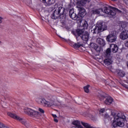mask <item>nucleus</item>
Here are the masks:
<instances>
[{"instance_id":"1","label":"nucleus","mask_w":128,"mask_h":128,"mask_svg":"<svg viewBox=\"0 0 128 128\" xmlns=\"http://www.w3.org/2000/svg\"><path fill=\"white\" fill-rule=\"evenodd\" d=\"M36 102L40 104H44L45 106L50 108L52 106H60L62 108L68 106L62 102H58V98L56 96L48 95L46 96V98H36Z\"/></svg>"},{"instance_id":"2","label":"nucleus","mask_w":128,"mask_h":128,"mask_svg":"<svg viewBox=\"0 0 128 128\" xmlns=\"http://www.w3.org/2000/svg\"><path fill=\"white\" fill-rule=\"evenodd\" d=\"M108 110L110 112V114L114 118L112 124L114 128H116V126L122 128L124 126V120L126 118L124 115L120 113L116 114V112L110 109H108Z\"/></svg>"},{"instance_id":"3","label":"nucleus","mask_w":128,"mask_h":128,"mask_svg":"<svg viewBox=\"0 0 128 128\" xmlns=\"http://www.w3.org/2000/svg\"><path fill=\"white\" fill-rule=\"evenodd\" d=\"M91 30L92 34H98V32L106 30H108V26L104 22H98L96 26H92Z\"/></svg>"},{"instance_id":"4","label":"nucleus","mask_w":128,"mask_h":128,"mask_svg":"<svg viewBox=\"0 0 128 128\" xmlns=\"http://www.w3.org/2000/svg\"><path fill=\"white\" fill-rule=\"evenodd\" d=\"M76 8L79 12L78 16L74 13L70 17L72 20H80L82 18H84L86 14V10L82 6H76Z\"/></svg>"},{"instance_id":"5","label":"nucleus","mask_w":128,"mask_h":128,"mask_svg":"<svg viewBox=\"0 0 128 128\" xmlns=\"http://www.w3.org/2000/svg\"><path fill=\"white\" fill-rule=\"evenodd\" d=\"M109 8H108V7L104 6L102 8H101V12H104V14H106L112 16L116 14V12H120V10L112 6H110Z\"/></svg>"},{"instance_id":"6","label":"nucleus","mask_w":128,"mask_h":128,"mask_svg":"<svg viewBox=\"0 0 128 128\" xmlns=\"http://www.w3.org/2000/svg\"><path fill=\"white\" fill-rule=\"evenodd\" d=\"M8 115L10 118H14V120H17L20 122L21 124H24V126L26 128H28L30 126V123H28V121L26 120V119L22 118L18 116L16 114L9 112L8 113Z\"/></svg>"},{"instance_id":"7","label":"nucleus","mask_w":128,"mask_h":128,"mask_svg":"<svg viewBox=\"0 0 128 128\" xmlns=\"http://www.w3.org/2000/svg\"><path fill=\"white\" fill-rule=\"evenodd\" d=\"M24 112L25 114H26L28 116H32V118H38L40 116V114L38 112L36 111L35 110L30 108H25Z\"/></svg>"},{"instance_id":"8","label":"nucleus","mask_w":128,"mask_h":128,"mask_svg":"<svg viewBox=\"0 0 128 128\" xmlns=\"http://www.w3.org/2000/svg\"><path fill=\"white\" fill-rule=\"evenodd\" d=\"M117 36H116V32L113 30L111 32H110L108 36H107L106 40L107 42H114L116 40Z\"/></svg>"},{"instance_id":"9","label":"nucleus","mask_w":128,"mask_h":128,"mask_svg":"<svg viewBox=\"0 0 128 128\" xmlns=\"http://www.w3.org/2000/svg\"><path fill=\"white\" fill-rule=\"evenodd\" d=\"M120 38L121 40H126L128 38V32L126 30H124L122 32L120 35Z\"/></svg>"},{"instance_id":"10","label":"nucleus","mask_w":128,"mask_h":128,"mask_svg":"<svg viewBox=\"0 0 128 128\" xmlns=\"http://www.w3.org/2000/svg\"><path fill=\"white\" fill-rule=\"evenodd\" d=\"M80 38L82 40L88 42V38H90V34L88 32H85L82 34Z\"/></svg>"},{"instance_id":"11","label":"nucleus","mask_w":128,"mask_h":128,"mask_svg":"<svg viewBox=\"0 0 128 128\" xmlns=\"http://www.w3.org/2000/svg\"><path fill=\"white\" fill-rule=\"evenodd\" d=\"M104 64L106 66H110V64H112V57H106V59L104 60Z\"/></svg>"},{"instance_id":"12","label":"nucleus","mask_w":128,"mask_h":128,"mask_svg":"<svg viewBox=\"0 0 128 128\" xmlns=\"http://www.w3.org/2000/svg\"><path fill=\"white\" fill-rule=\"evenodd\" d=\"M60 16V15L56 9L54 10V12L51 16V18L52 20H58Z\"/></svg>"},{"instance_id":"13","label":"nucleus","mask_w":128,"mask_h":128,"mask_svg":"<svg viewBox=\"0 0 128 128\" xmlns=\"http://www.w3.org/2000/svg\"><path fill=\"white\" fill-rule=\"evenodd\" d=\"M90 46L91 48H94L95 50H96V52H100V47L98 46V44L95 43H90Z\"/></svg>"},{"instance_id":"14","label":"nucleus","mask_w":128,"mask_h":128,"mask_svg":"<svg viewBox=\"0 0 128 128\" xmlns=\"http://www.w3.org/2000/svg\"><path fill=\"white\" fill-rule=\"evenodd\" d=\"M80 2H78L77 3V6H84V4H86V2H90V0H80Z\"/></svg>"},{"instance_id":"15","label":"nucleus","mask_w":128,"mask_h":128,"mask_svg":"<svg viewBox=\"0 0 128 128\" xmlns=\"http://www.w3.org/2000/svg\"><path fill=\"white\" fill-rule=\"evenodd\" d=\"M112 102H114V99H112V97L109 96L106 98V100L104 101V104L107 106H110V104H112Z\"/></svg>"},{"instance_id":"16","label":"nucleus","mask_w":128,"mask_h":128,"mask_svg":"<svg viewBox=\"0 0 128 128\" xmlns=\"http://www.w3.org/2000/svg\"><path fill=\"white\" fill-rule=\"evenodd\" d=\"M56 10L58 14H59L60 16H64V8L62 6H59L58 8H56Z\"/></svg>"},{"instance_id":"17","label":"nucleus","mask_w":128,"mask_h":128,"mask_svg":"<svg viewBox=\"0 0 128 128\" xmlns=\"http://www.w3.org/2000/svg\"><path fill=\"white\" fill-rule=\"evenodd\" d=\"M97 44L101 46H104L106 44V42L102 38H98L96 40Z\"/></svg>"},{"instance_id":"18","label":"nucleus","mask_w":128,"mask_h":128,"mask_svg":"<svg viewBox=\"0 0 128 128\" xmlns=\"http://www.w3.org/2000/svg\"><path fill=\"white\" fill-rule=\"evenodd\" d=\"M110 48H111L112 52L114 54L118 52V46L114 44H112L110 46Z\"/></svg>"},{"instance_id":"19","label":"nucleus","mask_w":128,"mask_h":128,"mask_svg":"<svg viewBox=\"0 0 128 128\" xmlns=\"http://www.w3.org/2000/svg\"><path fill=\"white\" fill-rule=\"evenodd\" d=\"M116 74H117L119 76H120V78H124V76H126V73L120 70H117L116 71Z\"/></svg>"},{"instance_id":"20","label":"nucleus","mask_w":128,"mask_h":128,"mask_svg":"<svg viewBox=\"0 0 128 128\" xmlns=\"http://www.w3.org/2000/svg\"><path fill=\"white\" fill-rule=\"evenodd\" d=\"M98 98L100 100H104L105 98H106V94L102 91L99 92L98 94Z\"/></svg>"},{"instance_id":"21","label":"nucleus","mask_w":128,"mask_h":128,"mask_svg":"<svg viewBox=\"0 0 128 128\" xmlns=\"http://www.w3.org/2000/svg\"><path fill=\"white\" fill-rule=\"evenodd\" d=\"M110 48H108L106 50V58H110V54H112V50H110Z\"/></svg>"},{"instance_id":"22","label":"nucleus","mask_w":128,"mask_h":128,"mask_svg":"<svg viewBox=\"0 0 128 128\" xmlns=\"http://www.w3.org/2000/svg\"><path fill=\"white\" fill-rule=\"evenodd\" d=\"M42 2L47 4H52L54 2V0H43Z\"/></svg>"},{"instance_id":"23","label":"nucleus","mask_w":128,"mask_h":128,"mask_svg":"<svg viewBox=\"0 0 128 128\" xmlns=\"http://www.w3.org/2000/svg\"><path fill=\"white\" fill-rule=\"evenodd\" d=\"M76 32L78 36H80L84 34V32L83 30H80V29H77L76 30Z\"/></svg>"},{"instance_id":"24","label":"nucleus","mask_w":128,"mask_h":128,"mask_svg":"<svg viewBox=\"0 0 128 128\" xmlns=\"http://www.w3.org/2000/svg\"><path fill=\"white\" fill-rule=\"evenodd\" d=\"M100 12H102V10L100 8L97 9L92 10V14H100Z\"/></svg>"},{"instance_id":"25","label":"nucleus","mask_w":128,"mask_h":128,"mask_svg":"<svg viewBox=\"0 0 128 128\" xmlns=\"http://www.w3.org/2000/svg\"><path fill=\"white\" fill-rule=\"evenodd\" d=\"M90 86L88 84L84 87V90L86 94H88V92H90Z\"/></svg>"},{"instance_id":"26","label":"nucleus","mask_w":128,"mask_h":128,"mask_svg":"<svg viewBox=\"0 0 128 128\" xmlns=\"http://www.w3.org/2000/svg\"><path fill=\"white\" fill-rule=\"evenodd\" d=\"M73 46L74 48H78L80 46H82V44H80V43L74 44Z\"/></svg>"},{"instance_id":"27","label":"nucleus","mask_w":128,"mask_h":128,"mask_svg":"<svg viewBox=\"0 0 128 128\" xmlns=\"http://www.w3.org/2000/svg\"><path fill=\"white\" fill-rule=\"evenodd\" d=\"M82 26L84 28V29L88 28V22L86 21H84Z\"/></svg>"},{"instance_id":"28","label":"nucleus","mask_w":128,"mask_h":128,"mask_svg":"<svg viewBox=\"0 0 128 128\" xmlns=\"http://www.w3.org/2000/svg\"><path fill=\"white\" fill-rule=\"evenodd\" d=\"M74 14V9L70 10L69 12V16H70L72 14Z\"/></svg>"},{"instance_id":"29","label":"nucleus","mask_w":128,"mask_h":128,"mask_svg":"<svg viewBox=\"0 0 128 128\" xmlns=\"http://www.w3.org/2000/svg\"><path fill=\"white\" fill-rule=\"evenodd\" d=\"M92 118L93 120H96L98 118L96 116H92Z\"/></svg>"},{"instance_id":"30","label":"nucleus","mask_w":128,"mask_h":128,"mask_svg":"<svg viewBox=\"0 0 128 128\" xmlns=\"http://www.w3.org/2000/svg\"><path fill=\"white\" fill-rule=\"evenodd\" d=\"M38 111L40 112H42V114H44V110L42 108H39Z\"/></svg>"},{"instance_id":"31","label":"nucleus","mask_w":128,"mask_h":128,"mask_svg":"<svg viewBox=\"0 0 128 128\" xmlns=\"http://www.w3.org/2000/svg\"><path fill=\"white\" fill-rule=\"evenodd\" d=\"M104 118H110V117L108 114H105Z\"/></svg>"},{"instance_id":"32","label":"nucleus","mask_w":128,"mask_h":128,"mask_svg":"<svg viewBox=\"0 0 128 128\" xmlns=\"http://www.w3.org/2000/svg\"><path fill=\"white\" fill-rule=\"evenodd\" d=\"M106 112L105 108H102L100 110V112L103 114V112Z\"/></svg>"},{"instance_id":"33","label":"nucleus","mask_w":128,"mask_h":128,"mask_svg":"<svg viewBox=\"0 0 128 128\" xmlns=\"http://www.w3.org/2000/svg\"><path fill=\"white\" fill-rule=\"evenodd\" d=\"M5 128L4 124L0 122V128Z\"/></svg>"},{"instance_id":"34","label":"nucleus","mask_w":128,"mask_h":128,"mask_svg":"<svg viewBox=\"0 0 128 128\" xmlns=\"http://www.w3.org/2000/svg\"><path fill=\"white\" fill-rule=\"evenodd\" d=\"M2 20H4V18H2V16H0V24H2Z\"/></svg>"},{"instance_id":"35","label":"nucleus","mask_w":128,"mask_h":128,"mask_svg":"<svg viewBox=\"0 0 128 128\" xmlns=\"http://www.w3.org/2000/svg\"><path fill=\"white\" fill-rule=\"evenodd\" d=\"M122 24H124V22H122V23L121 26H122V28H126V24H124L122 25Z\"/></svg>"},{"instance_id":"36","label":"nucleus","mask_w":128,"mask_h":128,"mask_svg":"<svg viewBox=\"0 0 128 128\" xmlns=\"http://www.w3.org/2000/svg\"><path fill=\"white\" fill-rule=\"evenodd\" d=\"M122 86H124V88H128V87L126 84H122Z\"/></svg>"},{"instance_id":"37","label":"nucleus","mask_w":128,"mask_h":128,"mask_svg":"<svg viewBox=\"0 0 128 128\" xmlns=\"http://www.w3.org/2000/svg\"><path fill=\"white\" fill-rule=\"evenodd\" d=\"M54 122H58V119L54 118Z\"/></svg>"},{"instance_id":"38","label":"nucleus","mask_w":128,"mask_h":128,"mask_svg":"<svg viewBox=\"0 0 128 128\" xmlns=\"http://www.w3.org/2000/svg\"><path fill=\"white\" fill-rule=\"evenodd\" d=\"M125 46H127V48H128V41H127V42L125 43Z\"/></svg>"},{"instance_id":"39","label":"nucleus","mask_w":128,"mask_h":128,"mask_svg":"<svg viewBox=\"0 0 128 128\" xmlns=\"http://www.w3.org/2000/svg\"><path fill=\"white\" fill-rule=\"evenodd\" d=\"M52 116H53L54 118H56V114H52Z\"/></svg>"},{"instance_id":"40","label":"nucleus","mask_w":128,"mask_h":128,"mask_svg":"<svg viewBox=\"0 0 128 128\" xmlns=\"http://www.w3.org/2000/svg\"><path fill=\"white\" fill-rule=\"evenodd\" d=\"M74 2H77V4H78V2H80V0H74Z\"/></svg>"},{"instance_id":"41","label":"nucleus","mask_w":128,"mask_h":128,"mask_svg":"<svg viewBox=\"0 0 128 128\" xmlns=\"http://www.w3.org/2000/svg\"><path fill=\"white\" fill-rule=\"evenodd\" d=\"M66 28L67 30H70V28H68V27H67V28H66Z\"/></svg>"},{"instance_id":"42","label":"nucleus","mask_w":128,"mask_h":128,"mask_svg":"<svg viewBox=\"0 0 128 128\" xmlns=\"http://www.w3.org/2000/svg\"><path fill=\"white\" fill-rule=\"evenodd\" d=\"M112 2H116V0H112Z\"/></svg>"},{"instance_id":"43","label":"nucleus","mask_w":128,"mask_h":128,"mask_svg":"<svg viewBox=\"0 0 128 128\" xmlns=\"http://www.w3.org/2000/svg\"><path fill=\"white\" fill-rule=\"evenodd\" d=\"M46 20H47L48 22H50V20H48V18H47Z\"/></svg>"},{"instance_id":"44","label":"nucleus","mask_w":128,"mask_h":128,"mask_svg":"<svg viewBox=\"0 0 128 128\" xmlns=\"http://www.w3.org/2000/svg\"><path fill=\"white\" fill-rule=\"evenodd\" d=\"M0 44H2V41H0Z\"/></svg>"},{"instance_id":"45","label":"nucleus","mask_w":128,"mask_h":128,"mask_svg":"<svg viewBox=\"0 0 128 128\" xmlns=\"http://www.w3.org/2000/svg\"><path fill=\"white\" fill-rule=\"evenodd\" d=\"M42 0V2L43 0Z\"/></svg>"}]
</instances>
